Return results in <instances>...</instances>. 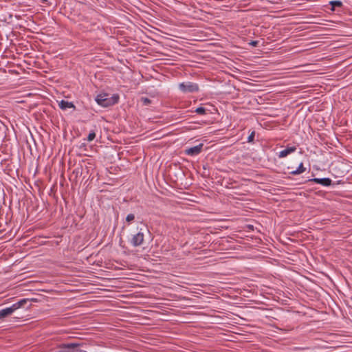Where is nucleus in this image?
<instances>
[{"mask_svg": "<svg viewBox=\"0 0 352 352\" xmlns=\"http://www.w3.org/2000/svg\"><path fill=\"white\" fill-rule=\"evenodd\" d=\"M120 96L118 94L110 95L109 94L103 93L98 94L95 100L96 102L103 107H109L117 104L119 102Z\"/></svg>", "mask_w": 352, "mask_h": 352, "instance_id": "f257e3e1", "label": "nucleus"}, {"mask_svg": "<svg viewBox=\"0 0 352 352\" xmlns=\"http://www.w3.org/2000/svg\"><path fill=\"white\" fill-rule=\"evenodd\" d=\"M142 226L139 228L138 227V232L135 234H133L131 238L129 239V243L133 247H139L141 246L144 241V234L145 233H149V230L146 224L142 223Z\"/></svg>", "mask_w": 352, "mask_h": 352, "instance_id": "f03ea898", "label": "nucleus"}, {"mask_svg": "<svg viewBox=\"0 0 352 352\" xmlns=\"http://www.w3.org/2000/svg\"><path fill=\"white\" fill-rule=\"evenodd\" d=\"M179 90L184 93H195L199 90V85L192 82H183L178 85Z\"/></svg>", "mask_w": 352, "mask_h": 352, "instance_id": "7ed1b4c3", "label": "nucleus"}, {"mask_svg": "<svg viewBox=\"0 0 352 352\" xmlns=\"http://www.w3.org/2000/svg\"><path fill=\"white\" fill-rule=\"evenodd\" d=\"M204 147V144L200 143L199 144L186 148L185 150V154L189 156H196L201 153Z\"/></svg>", "mask_w": 352, "mask_h": 352, "instance_id": "20e7f679", "label": "nucleus"}, {"mask_svg": "<svg viewBox=\"0 0 352 352\" xmlns=\"http://www.w3.org/2000/svg\"><path fill=\"white\" fill-rule=\"evenodd\" d=\"M308 182H314L316 184H320L323 186H330L332 185V181L330 178L325 177V178H313L308 179Z\"/></svg>", "mask_w": 352, "mask_h": 352, "instance_id": "39448f33", "label": "nucleus"}, {"mask_svg": "<svg viewBox=\"0 0 352 352\" xmlns=\"http://www.w3.org/2000/svg\"><path fill=\"white\" fill-rule=\"evenodd\" d=\"M58 106L60 109H61L62 110H66L67 109L69 108H72L74 110H76V106L72 102H69L64 100H62L60 102H59Z\"/></svg>", "mask_w": 352, "mask_h": 352, "instance_id": "423d86ee", "label": "nucleus"}, {"mask_svg": "<svg viewBox=\"0 0 352 352\" xmlns=\"http://www.w3.org/2000/svg\"><path fill=\"white\" fill-rule=\"evenodd\" d=\"M76 344H63L59 346L58 352H74Z\"/></svg>", "mask_w": 352, "mask_h": 352, "instance_id": "0eeeda50", "label": "nucleus"}, {"mask_svg": "<svg viewBox=\"0 0 352 352\" xmlns=\"http://www.w3.org/2000/svg\"><path fill=\"white\" fill-rule=\"evenodd\" d=\"M30 301H36L35 299H29V298H23L20 300H19L17 302L13 304L12 306L13 307L14 309L16 311V309L23 307L25 306V305Z\"/></svg>", "mask_w": 352, "mask_h": 352, "instance_id": "6e6552de", "label": "nucleus"}, {"mask_svg": "<svg viewBox=\"0 0 352 352\" xmlns=\"http://www.w3.org/2000/svg\"><path fill=\"white\" fill-rule=\"evenodd\" d=\"M296 150V146H288L285 149L281 151L279 154L278 157L280 158H283L287 157L288 155L291 154L292 153L294 152Z\"/></svg>", "mask_w": 352, "mask_h": 352, "instance_id": "1a4fd4ad", "label": "nucleus"}, {"mask_svg": "<svg viewBox=\"0 0 352 352\" xmlns=\"http://www.w3.org/2000/svg\"><path fill=\"white\" fill-rule=\"evenodd\" d=\"M14 311L12 306L0 310V320L11 315Z\"/></svg>", "mask_w": 352, "mask_h": 352, "instance_id": "9d476101", "label": "nucleus"}, {"mask_svg": "<svg viewBox=\"0 0 352 352\" xmlns=\"http://www.w3.org/2000/svg\"><path fill=\"white\" fill-rule=\"evenodd\" d=\"M305 171V168L303 166V163L301 162L298 167L297 168V169L294 170H292L289 173L291 175H299V174H301L302 173H304Z\"/></svg>", "mask_w": 352, "mask_h": 352, "instance_id": "9b49d317", "label": "nucleus"}, {"mask_svg": "<svg viewBox=\"0 0 352 352\" xmlns=\"http://www.w3.org/2000/svg\"><path fill=\"white\" fill-rule=\"evenodd\" d=\"M329 4L331 6V10H335L336 8L342 7V2L338 0L331 1Z\"/></svg>", "mask_w": 352, "mask_h": 352, "instance_id": "f8f14e48", "label": "nucleus"}, {"mask_svg": "<svg viewBox=\"0 0 352 352\" xmlns=\"http://www.w3.org/2000/svg\"><path fill=\"white\" fill-rule=\"evenodd\" d=\"M140 101L142 102L143 105L148 106L151 103V100L146 97H142L140 98Z\"/></svg>", "mask_w": 352, "mask_h": 352, "instance_id": "ddd939ff", "label": "nucleus"}, {"mask_svg": "<svg viewBox=\"0 0 352 352\" xmlns=\"http://www.w3.org/2000/svg\"><path fill=\"white\" fill-rule=\"evenodd\" d=\"M195 111L199 115H204L206 113V109L204 107H199Z\"/></svg>", "mask_w": 352, "mask_h": 352, "instance_id": "4468645a", "label": "nucleus"}, {"mask_svg": "<svg viewBox=\"0 0 352 352\" xmlns=\"http://www.w3.org/2000/svg\"><path fill=\"white\" fill-rule=\"evenodd\" d=\"M96 138V133L94 131H91L90 133H89L88 136H87V141L88 142H91L93 141Z\"/></svg>", "mask_w": 352, "mask_h": 352, "instance_id": "2eb2a0df", "label": "nucleus"}, {"mask_svg": "<svg viewBox=\"0 0 352 352\" xmlns=\"http://www.w3.org/2000/svg\"><path fill=\"white\" fill-rule=\"evenodd\" d=\"M135 219V215L132 213L127 214L126 221L130 224Z\"/></svg>", "mask_w": 352, "mask_h": 352, "instance_id": "dca6fc26", "label": "nucleus"}, {"mask_svg": "<svg viewBox=\"0 0 352 352\" xmlns=\"http://www.w3.org/2000/svg\"><path fill=\"white\" fill-rule=\"evenodd\" d=\"M255 136V131H252L248 137V142H253Z\"/></svg>", "mask_w": 352, "mask_h": 352, "instance_id": "f3484780", "label": "nucleus"}, {"mask_svg": "<svg viewBox=\"0 0 352 352\" xmlns=\"http://www.w3.org/2000/svg\"><path fill=\"white\" fill-rule=\"evenodd\" d=\"M258 44V41H252L250 43V45L254 46V47H256Z\"/></svg>", "mask_w": 352, "mask_h": 352, "instance_id": "a211bd4d", "label": "nucleus"}, {"mask_svg": "<svg viewBox=\"0 0 352 352\" xmlns=\"http://www.w3.org/2000/svg\"><path fill=\"white\" fill-rule=\"evenodd\" d=\"M42 1H43V2H46L47 1V0H42Z\"/></svg>", "mask_w": 352, "mask_h": 352, "instance_id": "6ab92c4d", "label": "nucleus"}]
</instances>
